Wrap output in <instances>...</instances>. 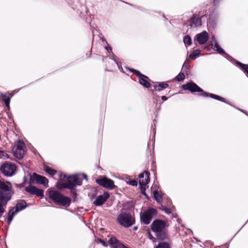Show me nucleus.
Returning <instances> with one entry per match:
<instances>
[{"instance_id": "obj_1", "label": "nucleus", "mask_w": 248, "mask_h": 248, "mask_svg": "<svg viewBox=\"0 0 248 248\" xmlns=\"http://www.w3.org/2000/svg\"><path fill=\"white\" fill-rule=\"evenodd\" d=\"M60 178L61 179L66 178L67 182L59 183L58 187L60 188L63 187L71 189L72 192L74 195H77L76 192L75 191H73V190L74 189L75 186L81 185L82 178H84L87 180V176L85 174H78L69 176L68 177H67L65 174H62L60 175Z\"/></svg>"}, {"instance_id": "obj_2", "label": "nucleus", "mask_w": 248, "mask_h": 248, "mask_svg": "<svg viewBox=\"0 0 248 248\" xmlns=\"http://www.w3.org/2000/svg\"><path fill=\"white\" fill-rule=\"evenodd\" d=\"M12 195V186L10 183L4 182L0 180V216L4 212L3 207L10 200Z\"/></svg>"}, {"instance_id": "obj_3", "label": "nucleus", "mask_w": 248, "mask_h": 248, "mask_svg": "<svg viewBox=\"0 0 248 248\" xmlns=\"http://www.w3.org/2000/svg\"><path fill=\"white\" fill-rule=\"evenodd\" d=\"M168 225L161 219H155L151 225V229L158 239H165L168 237Z\"/></svg>"}, {"instance_id": "obj_4", "label": "nucleus", "mask_w": 248, "mask_h": 248, "mask_svg": "<svg viewBox=\"0 0 248 248\" xmlns=\"http://www.w3.org/2000/svg\"><path fill=\"white\" fill-rule=\"evenodd\" d=\"M49 198L55 203L59 205L69 206L71 199L63 195L56 190H50L48 192Z\"/></svg>"}, {"instance_id": "obj_5", "label": "nucleus", "mask_w": 248, "mask_h": 248, "mask_svg": "<svg viewBox=\"0 0 248 248\" xmlns=\"http://www.w3.org/2000/svg\"><path fill=\"white\" fill-rule=\"evenodd\" d=\"M182 87L185 90H189L191 92H201L202 93V95L204 97H207L209 96L212 98L221 101L222 102H225L224 99L219 96L212 93L209 94L208 93L203 92V91L201 88H200L197 84L193 82H190L186 84H184Z\"/></svg>"}, {"instance_id": "obj_6", "label": "nucleus", "mask_w": 248, "mask_h": 248, "mask_svg": "<svg viewBox=\"0 0 248 248\" xmlns=\"http://www.w3.org/2000/svg\"><path fill=\"white\" fill-rule=\"evenodd\" d=\"M117 222L124 227L128 228L135 224V218L131 214L124 212L121 213L117 218Z\"/></svg>"}, {"instance_id": "obj_7", "label": "nucleus", "mask_w": 248, "mask_h": 248, "mask_svg": "<svg viewBox=\"0 0 248 248\" xmlns=\"http://www.w3.org/2000/svg\"><path fill=\"white\" fill-rule=\"evenodd\" d=\"M26 152V147L25 143L20 140L16 142L15 147L13 150L14 156L18 159H21L23 157Z\"/></svg>"}, {"instance_id": "obj_8", "label": "nucleus", "mask_w": 248, "mask_h": 248, "mask_svg": "<svg viewBox=\"0 0 248 248\" xmlns=\"http://www.w3.org/2000/svg\"><path fill=\"white\" fill-rule=\"evenodd\" d=\"M27 206L26 202L23 200L20 201L18 202L16 207L12 208L8 212L7 217V222L9 224L12 221L14 216L18 212L24 209Z\"/></svg>"}, {"instance_id": "obj_9", "label": "nucleus", "mask_w": 248, "mask_h": 248, "mask_svg": "<svg viewBox=\"0 0 248 248\" xmlns=\"http://www.w3.org/2000/svg\"><path fill=\"white\" fill-rule=\"evenodd\" d=\"M156 211L154 208H149L140 214V218L143 224H149L154 216L155 215Z\"/></svg>"}, {"instance_id": "obj_10", "label": "nucleus", "mask_w": 248, "mask_h": 248, "mask_svg": "<svg viewBox=\"0 0 248 248\" xmlns=\"http://www.w3.org/2000/svg\"><path fill=\"white\" fill-rule=\"evenodd\" d=\"M0 170L4 175L11 176L14 174L16 170V167L11 163H5L1 166Z\"/></svg>"}, {"instance_id": "obj_11", "label": "nucleus", "mask_w": 248, "mask_h": 248, "mask_svg": "<svg viewBox=\"0 0 248 248\" xmlns=\"http://www.w3.org/2000/svg\"><path fill=\"white\" fill-rule=\"evenodd\" d=\"M96 182L100 186L109 189H112L115 187L114 182L106 177L96 179Z\"/></svg>"}, {"instance_id": "obj_12", "label": "nucleus", "mask_w": 248, "mask_h": 248, "mask_svg": "<svg viewBox=\"0 0 248 248\" xmlns=\"http://www.w3.org/2000/svg\"><path fill=\"white\" fill-rule=\"evenodd\" d=\"M99 38L101 40V45L104 47L105 49L108 51V53H111V55L109 56L110 59L114 60L115 62L118 64L117 61V57L112 52V48L110 46H107L108 43L107 41L104 38L102 34L99 35Z\"/></svg>"}, {"instance_id": "obj_13", "label": "nucleus", "mask_w": 248, "mask_h": 248, "mask_svg": "<svg viewBox=\"0 0 248 248\" xmlns=\"http://www.w3.org/2000/svg\"><path fill=\"white\" fill-rule=\"evenodd\" d=\"M25 190L26 192L31 195H35L41 197H44V191L42 189L37 188L33 186L30 185L26 186Z\"/></svg>"}, {"instance_id": "obj_14", "label": "nucleus", "mask_w": 248, "mask_h": 248, "mask_svg": "<svg viewBox=\"0 0 248 248\" xmlns=\"http://www.w3.org/2000/svg\"><path fill=\"white\" fill-rule=\"evenodd\" d=\"M32 181H36L39 184L43 185L45 186H48V180L44 176L33 173L31 177Z\"/></svg>"}, {"instance_id": "obj_15", "label": "nucleus", "mask_w": 248, "mask_h": 248, "mask_svg": "<svg viewBox=\"0 0 248 248\" xmlns=\"http://www.w3.org/2000/svg\"><path fill=\"white\" fill-rule=\"evenodd\" d=\"M110 195L107 192H105L102 195L97 196L94 201V204L96 206L103 205L109 198Z\"/></svg>"}, {"instance_id": "obj_16", "label": "nucleus", "mask_w": 248, "mask_h": 248, "mask_svg": "<svg viewBox=\"0 0 248 248\" xmlns=\"http://www.w3.org/2000/svg\"><path fill=\"white\" fill-rule=\"evenodd\" d=\"M208 33L206 31L196 35L197 41L200 45L205 44L208 40Z\"/></svg>"}, {"instance_id": "obj_17", "label": "nucleus", "mask_w": 248, "mask_h": 248, "mask_svg": "<svg viewBox=\"0 0 248 248\" xmlns=\"http://www.w3.org/2000/svg\"><path fill=\"white\" fill-rule=\"evenodd\" d=\"M149 182V173L146 171L139 175V184L141 187L145 186Z\"/></svg>"}, {"instance_id": "obj_18", "label": "nucleus", "mask_w": 248, "mask_h": 248, "mask_svg": "<svg viewBox=\"0 0 248 248\" xmlns=\"http://www.w3.org/2000/svg\"><path fill=\"white\" fill-rule=\"evenodd\" d=\"M211 46L214 50L217 51V52L220 54H223L224 57L226 58L230 57L229 55L226 53L224 50L219 46L217 42L215 43V44H211Z\"/></svg>"}, {"instance_id": "obj_19", "label": "nucleus", "mask_w": 248, "mask_h": 248, "mask_svg": "<svg viewBox=\"0 0 248 248\" xmlns=\"http://www.w3.org/2000/svg\"><path fill=\"white\" fill-rule=\"evenodd\" d=\"M148 80V78L144 75L141 76V77L139 78L140 83L146 88H149L150 86V84Z\"/></svg>"}, {"instance_id": "obj_20", "label": "nucleus", "mask_w": 248, "mask_h": 248, "mask_svg": "<svg viewBox=\"0 0 248 248\" xmlns=\"http://www.w3.org/2000/svg\"><path fill=\"white\" fill-rule=\"evenodd\" d=\"M191 26L199 27L201 25V19L199 17H193L189 20Z\"/></svg>"}, {"instance_id": "obj_21", "label": "nucleus", "mask_w": 248, "mask_h": 248, "mask_svg": "<svg viewBox=\"0 0 248 248\" xmlns=\"http://www.w3.org/2000/svg\"><path fill=\"white\" fill-rule=\"evenodd\" d=\"M44 170L47 173L49 174L51 176L55 175L57 173V171L56 170L52 169L50 167L47 166H44Z\"/></svg>"}, {"instance_id": "obj_22", "label": "nucleus", "mask_w": 248, "mask_h": 248, "mask_svg": "<svg viewBox=\"0 0 248 248\" xmlns=\"http://www.w3.org/2000/svg\"><path fill=\"white\" fill-rule=\"evenodd\" d=\"M1 96L2 98L3 101L4 102L6 107L7 108H9V104H10V97L4 93H1Z\"/></svg>"}, {"instance_id": "obj_23", "label": "nucleus", "mask_w": 248, "mask_h": 248, "mask_svg": "<svg viewBox=\"0 0 248 248\" xmlns=\"http://www.w3.org/2000/svg\"><path fill=\"white\" fill-rule=\"evenodd\" d=\"M168 86V84L166 83L162 82L159 84L158 85L155 86L156 90L160 91L166 88Z\"/></svg>"}, {"instance_id": "obj_24", "label": "nucleus", "mask_w": 248, "mask_h": 248, "mask_svg": "<svg viewBox=\"0 0 248 248\" xmlns=\"http://www.w3.org/2000/svg\"><path fill=\"white\" fill-rule=\"evenodd\" d=\"M201 53V50L199 49H196L194 50L191 54H190L189 56V58L191 59L194 60L197 57L199 56Z\"/></svg>"}, {"instance_id": "obj_25", "label": "nucleus", "mask_w": 248, "mask_h": 248, "mask_svg": "<svg viewBox=\"0 0 248 248\" xmlns=\"http://www.w3.org/2000/svg\"><path fill=\"white\" fill-rule=\"evenodd\" d=\"M154 196L155 200L158 203H161L162 201V196L159 194L158 192L155 191L154 192Z\"/></svg>"}, {"instance_id": "obj_26", "label": "nucleus", "mask_w": 248, "mask_h": 248, "mask_svg": "<svg viewBox=\"0 0 248 248\" xmlns=\"http://www.w3.org/2000/svg\"><path fill=\"white\" fill-rule=\"evenodd\" d=\"M207 23L208 26H211L213 27H214L216 25L215 19L213 20L212 15L210 16L209 18L207 20Z\"/></svg>"}, {"instance_id": "obj_27", "label": "nucleus", "mask_w": 248, "mask_h": 248, "mask_svg": "<svg viewBox=\"0 0 248 248\" xmlns=\"http://www.w3.org/2000/svg\"><path fill=\"white\" fill-rule=\"evenodd\" d=\"M155 248H170V247L166 242H161L156 246Z\"/></svg>"}, {"instance_id": "obj_28", "label": "nucleus", "mask_w": 248, "mask_h": 248, "mask_svg": "<svg viewBox=\"0 0 248 248\" xmlns=\"http://www.w3.org/2000/svg\"><path fill=\"white\" fill-rule=\"evenodd\" d=\"M184 43L185 45H190L191 44V39L189 35H186L183 39Z\"/></svg>"}, {"instance_id": "obj_29", "label": "nucleus", "mask_w": 248, "mask_h": 248, "mask_svg": "<svg viewBox=\"0 0 248 248\" xmlns=\"http://www.w3.org/2000/svg\"><path fill=\"white\" fill-rule=\"evenodd\" d=\"M185 75L184 73H180L175 78V79L178 81H181L184 80Z\"/></svg>"}, {"instance_id": "obj_30", "label": "nucleus", "mask_w": 248, "mask_h": 248, "mask_svg": "<svg viewBox=\"0 0 248 248\" xmlns=\"http://www.w3.org/2000/svg\"><path fill=\"white\" fill-rule=\"evenodd\" d=\"M161 209L168 214H170L171 213L170 209L165 206L161 205Z\"/></svg>"}, {"instance_id": "obj_31", "label": "nucleus", "mask_w": 248, "mask_h": 248, "mask_svg": "<svg viewBox=\"0 0 248 248\" xmlns=\"http://www.w3.org/2000/svg\"><path fill=\"white\" fill-rule=\"evenodd\" d=\"M129 69L130 71H131L133 73H135L138 76H139V78H140V77H141V76H143V75L141 74L139 71H137V70H136L134 69Z\"/></svg>"}, {"instance_id": "obj_32", "label": "nucleus", "mask_w": 248, "mask_h": 248, "mask_svg": "<svg viewBox=\"0 0 248 248\" xmlns=\"http://www.w3.org/2000/svg\"><path fill=\"white\" fill-rule=\"evenodd\" d=\"M127 183L133 186H137L138 185L137 182L135 180H129Z\"/></svg>"}, {"instance_id": "obj_33", "label": "nucleus", "mask_w": 248, "mask_h": 248, "mask_svg": "<svg viewBox=\"0 0 248 248\" xmlns=\"http://www.w3.org/2000/svg\"><path fill=\"white\" fill-rule=\"evenodd\" d=\"M189 67V64L185 62L183 64V68L184 69V70H187L188 69Z\"/></svg>"}, {"instance_id": "obj_34", "label": "nucleus", "mask_w": 248, "mask_h": 248, "mask_svg": "<svg viewBox=\"0 0 248 248\" xmlns=\"http://www.w3.org/2000/svg\"><path fill=\"white\" fill-rule=\"evenodd\" d=\"M8 155L5 154L3 151L0 150V156L1 157H5Z\"/></svg>"}, {"instance_id": "obj_35", "label": "nucleus", "mask_w": 248, "mask_h": 248, "mask_svg": "<svg viewBox=\"0 0 248 248\" xmlns=\"http://www.w3.org/2000/svg\"><path fill=\"white\" fill-rule=\"evenodd\" d=\"M215 43H217V41L216 40L215 36H213L212 37V41L211 42V44L212 43L215 44Z\"/></svg>"}, {"instance_id": "obj_36", "label": "nucleus", "mask_w": 248, "mask_h": 248, "mask_svg": "<svg viewBox=\"0 0 248 248\" xmlns=\"http://www.w3.org/2000/svg\"><path fill=\"white\" fill-rule=\"evenodd\" d=\"M98 240H99L102 244V245L104 246H107V244H106V243L105 242H104V241H102L100 239H97Z\"/></svg>"}, {"instance_id": "obj_37", "label": "nucleus", "mask_w": 248, "mask_h": 248, "mask_svg": "<svg viewBox=\"0 0 248 248\" xmlns=\"http://www.w3.org/2000/svg\"><path fill=\"white\" fill-rule=\"evenodd\" d=\"M149 237L150 239H152L153 241L155 239L150 233H149Z\"/></svg>"}, {"instance_id": "obj_38", "label": "nucleus", "mask_w": 248, "mask_h": 248, "mask_svg": "<svg viewBox=\"0 0 248 248\" xmlns=\"http://www.w3.org/2000/svg\"><path fill=\"white\" fill-rule=\"evenodd\" d=\"M161 98L163 101H166L167 100V97L166 96H162Z\"/></svg>"}, {"instance_id": "obj_39", "label": "nucleus", "mask_w": 248, "mask_h": 248, "mask_svg": "<svg viewBox=\"0 0 248 248\" xmlns=\"http://www.w3.org/2000/svg\"><path fill=\"white\" fill-rule=\"evenodd\" d=\"M214 3H217L218 1V0H214Z\"/></svg>"}, {"instance_id": "obj_40", "label": "nucleus", "mask_w": 248, "mask_h": 248, "mask_svg": "<svg viewBox=\"0 0 248 248\" xmlns=\"http://www.w3.org/2000/svg\"><path fill=\"white\" fill-rule=\"evenodd\" d=\"M137 229V228L135 227H134V230H136Z\"/></svg>"}]
</instances>
